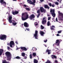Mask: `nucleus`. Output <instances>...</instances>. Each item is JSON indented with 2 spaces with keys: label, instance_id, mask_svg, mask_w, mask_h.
Returning <instances> with one entry per match:
<instances>
[{
  "label": "nucleus",
  "instance_id": "nucleus-1",
  "mask_svg": "<svg viewBox=\"0 0 63 63\" xmlns=\"http://www.w3.org/2000/svg\"><path fill=\"white\" fill-rule=\"evenodd\" d=\"M22 20H25L28 18L29 15L27 13L25 12L22 13Z\"/></svg>",
  "mask_w": 63,
  "mask_h": 63
},
{
  "label": "nucleus",
  "instance_id": "nucleus-2",
  "mask_svg": "<svg viewBox=\"0 0 63 63\" xmlns=\"http://www.w3.org/2000/svg\"><path fill=\"white\" fill-rule=\"evenodd\" d=\"M58 13L59 14V20H63L62 18H63V13H61L60 11L58 12Z\"/></svg>",
  "mask_w": 63,
  "mask_h": 63
},
{
  "label": "nucleus",
  "instance_id": "nucleus-3",
  "mask_svg": "<svg viewBox=\"0 0 63 63\" xmlns=\"http://www.w3.org/2000/svg\"><path fill=\"white\" fill-rule=\"evenodd\" d=\"M50 12L51 15H52V16L53 17H55V10L54 9H51L50 10Z\"/></svg>",
  "mask_w": 63,
  "mask_h": 63
},
{
  "label": "nucleus",
  "instance_id": "nucleus-4",
  "mask_svg": "<svg viewBox=\"0 0 63 63\" xmlns=\"http://www.w3.org/2000/svg\"><path fill=\"white\" fill-rule=\"evenodd\" d=\"M7 38V36L5 35H0V39L1 40H6Z\"/></svg>",
  "mask_w": 63,
  "mask_h": 63
},
{
  "label": "nucleus",
  "instance_id": "nucleus-5",
  "mask_svg": "<svg viewBox=\"0 0 63 63\" xmlns=\"http://www.w3.org/2000/svg\"><path fill=\"white\" fill-rule=\"evenodd\" d=\"M38 32L37 30L35 31V34L34 35V37H35V39H38Z\"/></svg>",
  "mask_w": 63,
  "mask_h": 63
},
{
  "label": "nucleus",
  "instance_id": "nucleus-6",
  "mask_svg": "<svg viewBox=\"0 0 63 63\" xmlns=\"http://www.w3.org/2000/svg\"><path fill=\"white\" fill-rule=\"evenodd\" d=\"M5 55L7 57H9L11 56V53L9 52H6L5 53Z\"/></svg>",
  "mask_w": 63,
  "mask_h": 63
},
{
  "label": "nucleus",
  "instance_id": "nucleus-7",
  "mask_svg": "<svg viewBox=\"0 0 63 63\" xmlns=\"http://www.w3.org/2000/svg\"><path fill=\"white\" fill-rule=\"evenodd\" d=\"M46 18V17H44L42 19L43 20L42 21V23L43 24H45L47 22V20L46 19H45Z\"/></svg>",
  "mask_w": 63,
  "mask_h": 63
},
{
  "label": "nucleus",
  "instance_id": "nucleus-8",
  "mask_svg": "<svg viewBox=\"0 0 63 63\" xmlns=\"http://www.w3.org/2000/svg\"><path fill=\"white\" fill-rule=\"evenodd\" d=\"M40 9L41 13H43V12H44V13H46V10L43 8V7H41Z\"/></svg>",
  "mask_w": 63,
  "mask_h": 63
},
{
  "label": "nucleus",
  "instance_id": "nucleus-9",
  "mask_svg": "<svg viewBox=\"0 0 63 63\" xmlns=\"http://www.w3.org/2000/svg\"><path fill=\"white\" fill-rule=\"evenodd\" d=\"M35 16L34 14H32L30 16H29V18L31 20H32L33 19V18H35Z\"/></svg>",
  "mask_w": 63,
  "mask_h": 63
},
{
  "label": "nucleus",
  "instance_id": "nucleus-10",
  "mask_svg": "<svg viewBox=\"0 0 63 63\" xmlns=\"http://www.w3.org/2000/svg\"><path fill=\"white\" fill-rule=\"evenodd\" d=\"M56 44L57 46H59V44H60V41H59V40L58 39L56 40Z\"/></svg>",
  "mask_w": 63,
  "mask_h": 63
},
{
  "label": "nucleus",
  "instance_id": "nucleus-11",
  "mask_svg": "<svg viewBox=\"0 0 63 63\" xmlns=\"http://www.w3.org/2000/svg\"><path fill=\"white\" fill-rule=\"evenodd\" d=\"M12 14L13 15H17V14H18V11H15V12L14 11H12Z\"/></svg>",
  "mask_w": 63,
  "mask_h": 63
},
{
  "label": "nucleus",
  "instance_id": "nucleus-12",
  "mask_svg": "<svg viewBox=\"0 0 63 63\" xmlns=\"http://www.w3.org/2000/svg\"><path fill=\"white\" fill-rule=\"evenodd\" d=\"M24 25L25 27H28L29 26L28 24V23H27L26 22H25L24 23Z\"/></svg>",
  "mask_w": 63,
  "mask_h": 63
},
{
  "label": "nucleus",
  "instance_id": "nucleus-13",
  "mask_svg": "<svg viewBox=\"0 0 63 63\" xmlns=\"http://www.w3.org/2000/svg\"><path fill=\"white\" fill-rule=\"evenodd\" d=\"M21 49H22V50H24V51H26L27 50V49H26V47H21Z\"/></svg>",
  "mask_w": 63,
  "mask_h": 63
},
{
  "label": "nucleus",
  "instance_id": "nucleus-14",
  "mask_svg": "<svg viewBox=\"0 0 63 63\" xmlns=\"http://www.w3.org/2000/svg\"><path fill=\"white\" fill-rule=\"evenodd\" d=\"M51 57L52 59H54V58H55V59H57V57L55 55H52Z\"/></svg>",
  "mask_w": 63,
  "mask_h": 63
},
{
  "label": "nucleus",
  "instance_id": "nucleus-15",
  "mask_svg": "<svg viewBox=\"0 0 63 63\" xmlns=\"http://www.w3.org/2000/svg\"><path fill=\"white\" fill-rule=\"evenodd\" d=\"M44 8L45 9H47L48 10H49L50 7L49 6H48V5L47 4H46L44 5Z\"/></svg>",
  "mask_w": 63,
  "mask_h": 63
},
{
  "label": "nucleus",
  "instance_id": "nucleus-16",
  "mask_svg": "<svg viewBox=\"0 0 63 63\" xmlns=\"http://www.w3.org/2000/svg\"><path fill=\"white\" fill-rule=\"evenodd\" d=\"M3 50L2 49H0V56L2 55V53L3 52Z\"/></svg>",
  "mask_w": 63,
  "mask_h": 63
},
{
  "label": "nucleus",
  "instance_id": "nucleus-17",
  "mask_svg": "<svg viewBox=\"0 0 63 63\" xmlns=\"http://www.w3.org/2000/svg\"><path fill=\"white\" fill-rule=\"evenodd\" d=\"M53 28H55V26L54 25H52V26L50 27L51 30H53L54 29Z\"/></svg>",
  "mask_w": 63,
  "mask_h": 63
},
{
  "label": "nucleus",
  "instance_id": "nucleus-18",
  "mask_svg": "<svg viewBox=\"0 0 63 63\" xmlns=\"http://www.w3.org/2000/svg\"><path fill=\"white\" fill-rule=\"evenodd\" d=\"M33 0V2H32L31 3V4L33 5H35V4H35L36 3V1L35 0Z\"/></svg>",
  "mask_w": 63,
  "mask_h": 63
},
{
  "label": "nucleus",
  "instance_id": "nucleus-19",
  "mask_svg": "<svg viewBox=\"0 0 63 63\" xmlns=\"http://www.w3.org/2000/svg\"><path fill=\"white\" fill-rule=\"evenodd\" d=\"M46 52H48V54H50L51 53V52H50V50L49 49H47L46 50Z\"/></svg>",
  "mask_w": 63,
  "mask_h": 63
},
{
  "label": "nucleus",
  "instance_id": "nucleus-20",
  "mask_svg": "<svg viewBox=\"0 0 63 63\" xmlns=\"http://www.w3.org/2000/svg\"><path fill=\"white\" fill-rule=\"evenodd\" d=\"M10 44L12 45H15V43H14V42L13 41H12L10 42Z\"/></svg>",
  "mask_w": 63,
  "mask_h": 63
},
{
  "label": "nucleus",
  "instance_id": "nucleus-21",
  "mask_svg": "<svg viewBox=\"0 0 63 63\" xmlns=\"http://www.w3.org/2000/svg\"><path fill=\"white\" fill-rule=\"evenodd\" d=\"M40 34L42 36H43V35H44V32L43 31H41L40 32Z\"/></svg>",
  "mask_w": 63,
  "mask_h": 63
},
{
  "label": "nucleus",
  "instance_id": "nucleus-22",
  "mask_svg": "<svg viewBox=\"0 0 63 63\" xmlns=\"http://www.w3.org/2000/svg\"><path fill=\"white\" fill-rule=\"evenodd\" d=\"M27 2H28V3L30 4H31V3L32 2V1L30 0H27Z\"/></svg>",
  "mask_w": 63,
  "mask_h": 63
},
{
  "label": "nucleus",
  "instance_id": "nucleus-23",
  "mask_svg": "<svg viewBox=\"0 0 63 63\" xmlns=\"http://www.w3.org/2000/svg\"><path fill=\"white\" fill-rule=\"evenodd\" d=\"M34 63H38V60H36V59H34Z\"/></svg>",
  "mask_w": 63,
  "mask_h": 63
},
{
  "label": "nucleus",
  "instance_id": "nucleus-24",
  "mask_svg": "<svg viewBox=\"0 0 63 63\" xmlns=\"http://www.w3.org/2000/svg\"><path fill=\"white\" fill-rule=\"evenodd\" d=\"M15 58L16 59H21V57H20L17 56L15 57Z\"/></svg>",
  "mask_w": 63,
  "mask_h": 63
},
{
  "label": "nucleus",
  "instance_id": "nucleus-25",
  "mask_svg": "<svg viewBox=\"0 0 63 63\" xmlns=\"http://www.w3.org/2000/svg\"><path fill=\"white\" fill-rule=\"evenodd\" d=\"M45 63H51V61L49 60H47V62H46Z\"/></svg>",
  "mask_w": 63,
  "mask_h": 63
},
{
  "label": "nucleus",
  "instance_id": "nucleus-26",
  "mask_svg": "<svg viewBox=\"0 0 63 63\" xmlns=\"http://www.w3.org/2000/svg\"><path fill=\"white\" fill-rule=\"evenodd\" d=\"M47 26H50V22H49V21L48 22H47Z\"/></svg>",
  "mask_w": 63,
  "mask_h": 63
},
{
  "label": "nucleus",
  "instance_id": "nucleus-27",
  "mask_svg": "<svg viewBox=\"0 0 63 63\" xmlns=\"http://www.w3.org/2000/svg\"><path fill=\"white\" fill-rule=\"evenodd\" d=\"M9 63V62H7L5 60H4L2 62V63Z\"/></svg>",
  "mask_w": 63,
  "mask_h": 63
},
{
  "label": "nucleus",
  "instance_id": "nucleus-28",
  "mask_svg": "<svg viewBox=\"0 0 63 63\" xmlns=\"http://www.w3.org/2000/svg\"><path fill=\"white\" fill-rule=\"evenodd\" d=\"M4 6H6V2L5 1H4L3 2V3H2Z\"/></svg>",
  "mask_w": 63,
  "mask_h": 63
},
{
  "label": "nucleus",
  "instance_id": "nucleus-29",
  "mask_svg": "<svg viewBox=\"0 0 63 63\" xmlns=\"http://www.w3.org/2000/svg\"><path fill=\"white\" fill-rule=\"evenodd\" d=\"M62 30L59 31H58L57 33L58 34H60V33H61V32H62Z\"/></svg>",
  "mask_w": 63,
  "mask_h": 63
},
{
  "label": "nucleus",
  "instance_id": "nucleus-30",
  "mask_svg": "<svg viewBox=\"0 0 63 63\" xmlns=\"http://www.w3.org/2000/svg\"><path fill=\"white\" fill-rule=\"evenodd\" d=\"M32 55L33 56V57H34L35 56H36V53H32Z\"/></svg>",
  "mask_w": 63,
  "mask_h": 63
},
{
  "label": "nucleus",
  "instance_id": "nucleus-31",
  "mask_svg": "<svg viewBox=\"0 0 63 63\" xmlns=\"http://www.w3.org/2000/svg\"><path fill=\"white\" fill-rule=\"evenodd\" d=\"M40 27L41 29H44V27L42 25H41Z\"/></svg>",
  "mask_w": 63,
  "mask_h": 63
},
{
  "label": "nucleus",
  "instance_id": "nucleus-32",
  "mask_svg": "<svg viewBox=\"0 0 63 63\" xmlns=\"http://www.w3.org/2000/svg\"><path fill=\"white\" fill-rule=\"evenodd\" d=\"M4 2V0H1L0 1V3H1L2 4H3V2Z\"/></svg>",
  "mask_w": 63,
  "mask_h": 63
},
{
  "label": "nucleus",
  "instance_id": "nucleus-33",
  "mask_svg": "<svg viewBox=\"0 0 63 63\" xmlns=\"http://www.w3.org/2000/svg\"><path fill=\"white\" fill-rule=\"evenodd\" d=\"M21 55L22 56H25V53L24 52L22 53Z\"/></svg>",
  "mask_w": 63,
  "mask_h": 63
},
{
  "label": "nucleus",
  "instance_id": "nucleus-34",
  "mask_svg": "<svg viewBox=\"0 0 63 63\" xmlns=\"http://www.w3.org/2000/svg\"><path fill=\"white\" fill-rule=\"evenodd\" d=\"M12 24L14 25H16V24H17V23L16 22L14 23V22H13Z\"/></svg>",
  "mask_w": 63,
  "mask_h": 63
},
{
  "label": "nucleus",
  "instance_id": "nucleus-35",
  "mask_svg": "<svg viewBox=\"0 0 63 63\" xmlns=\"http://www.w3.org/2000/svg\"><path fill=\"white\" fill-rule=\"evenodd\" d=\"M8 21L10 23H12V19H8Z\"/></svg>",
  "mask_w": 63,
  "mask_h": 63
},
{
  "label": "nucleus",
  "instance_id": "nucleus-36",
  "mask_svg": "<svg viewBox=\"0 0 63 63\" xmlns=\"http://www.w3.org/2000/svg\"><path fill=\"white\" fill-rule=\"evenodd\" d=\"M26 10L28 11H30V8H26Z\"/></svg>",
  "mask_w": 63,
  "mask_h": 63
},
{
  "label": "nucleus",
  "instance_id": "nucleus-37",
  "mask_svg": "<svg viewBox=\"0 0 63 63\" xmlns=\"http://www.w3.org/2000/svg\"><path fill=\"white\" fill-rule=\"evenodd\" d=\"M30 59H32V54H30Z\"/></svg>",
  "mask_w": 63,
  "mask_h": 63
},
{
  "label": "nucleus",
  "instance_id": "nucleus-38",
  "mask_svg": "<svg viewBox=\"0 0 63 63\" xmlns=\"http://www.w3.org/2000/svg\"><path fill=\"white\" fill-rule=\"evenodd\" d=\"M40 16V13H39L37 16V18H39V16Z\"/></svg>",
  "mask_w": 63,
  "mask_h": 63
},
{
  "label": "nucleus",
  "instance_id": "nucleus-39",
  "mask_svg": "<svg viewBox=\"0 0 63 63\" xmlns=\"http://www.w3.org/2000/svg\"><path fill=\"white\" fill-rule=\"evenodd\" d=\"M12 19V17L10 16L9 17L8 19Z\"/></svg>",
  "mask_w": 63,
  "mask_h": 63
},
{
  "label": "nucleus",
  "instance_id": "nucleus-40",
  "mask_svg": "<svg viewBox=\"0 0 63 63\" xmlns=\"http://www.w3.org/2000/svg\"><path fill=\"white\" fill-rule=\"evenodd\" d=\"M37 13L38 14H40V10L39 9L37 11Z\"/></svg>",
  "mask_w": 63,
  "mask_h": 63
},
{
  "label": "nucleus",
  "instance_id": "nucleus-41",
  "mask_svg": "<svg viewBox=\"0 0 63 63\" xmlns=\"http://www.w3.org/2000/svg\"><path fill=\"white\" fill-rule=\"evenodd\" d=\"M55 4H56V5H59V3H58L57 2H55Z\"/></svg>",
  "mask_w": 63,
  "mask_h": 63
},
{
  "label": "nucleus",
  "instance_id": "nucleus-42",
  "mask_svg": "<svg viewBox=\"0 0 63 63\" xmlns=\"http://www.w3.org/2000/svg\"><path fill=\"white\" fill-rule=\"evenodd\" d=\"M47 39L45 40H44V42L45 43H46L47 42Z\"/></svg>",
  "mask_w": 63,
  "mask_h": 63
},
{
  "label": "nucleus",
  "instance_id": "nucleus-43",
  "mask_svg": "<svg viewBox=\"0 0 63 63\" xmlns=\"http://www.w3.org/2000/svg\"><path fill=\"white\" fill-rule=\"evenodd\" d=\"M23 6L24 7H25V8H26V7H27V5L25 4H24L23 5Z\"/></svg>",
  "mask_w": 63,
  "mask_h": 63
},
{
  "label": "nucleus",
  "instance_id": "nucleus-44",
  "mask_svg": "<svg viewBox=\"0 0 63 63\" xmlns=\"http://www.w3.org/2000/svg\"><path fill=\"white\" fill-rule=\"evenodd\" d=\"M54 62L55 63H58V61L57 60H55Z\"/></svg>",
  "mask_w": 63,
  "mask_h": 63
},
{
  "label": "nucleus",
  "instance_id": "nucleus-45",
  "mask_svg": "<svg viewBox=\"0 0 63 63\" xmlns=\"http://www.w3.org/2000/svg\"><path fill=\"white\" fill-rule=\"evenodd\" d=\"M51 18V17H48V20H49Z\"/></svg>",
  "mask_w": 63,
  "mask_h": 63
},
{
  "label": "nucleus",
  "instance_id": "nucleus-46",
  "mask_svg": "<svg viewBox=\"0 0 63 63\" xmlns=\"http://www.w3.org/2000/svg\"><path fill=\"white\" fill-rule=\"evenodd\" d=\"M49 6L50 7H51L52 4L51 3H50L49 4Z\"/></svg>",
  "mask_w": 63,
  "mask_h": 63
},
{
  "label": "nucleus",
  "instance_id": "nucleus-47",
  "mask_svg": "<svg viewBox=\"0 0 63 63\" xmlns=\"http://www.w3.org/2000/svg\"><path fill=\"white\" fill-rule=\"evenodd\" d=\"M11 49V48H10V47H7V49H8V50H9V49Z\"/></svg>",
  "mask_w": 63,
  "mask_h": 63
},
{
  "label": "nucleus",
  "instance_id": "nucleus-48",
  "mask_svg": "<svg viewBox=\"0 0 63 63\" xmlns=\"http://www.w3.org/2000/svg\"><path fill=\"white\" fill-rule=\"evenodd\" d=\"M12 44H10V46L11 47H13V45H12Z\"/></svg>",
  "mask_w": 63,
  "mask_h": 63
},
{
  "label": "nucleus",
  "instance_id": "nucleus-49",
  "mask_svg": "<svg viewBox=\"0 0 63 63\" xmlns=\"http://www.w3.org/2000/svg\"><path fill=\"white\" fill-rule=\"evenodd\" d=\"M52 7H55V6L54 5V4H53L52 5H51Z\"/></svg>",
  "mask_w": 63,
  "mask_h": 63
},
{
  "label": "nucleus",
  "instance_id": "nucleus-50",
  "mask_svg": "<svg viewBox=\"0 0 63 63\" xmlns=\"http://www.w3.org/2000/svg\"><path fill=\"white\" fill-rule=\"evenodd\" d=\"M24 59H26L27 58V56H24Z\"/></svg>",
  "mask_w": 63,
  "mask_h": 63
},
{
  "label": "nucleus",
  "instance_id": "nucleus-51",
  "mask_svg": "<svg viewBox=\"0 0 63 63\" xmlns=\"http://www.w3.org/2000/svg\"><path fill=\"white\" fill-rule=\"evenodd\" d=\"M40 1L41 2H43V1H44V0H40Z\"/></svg>",
  "mask_w": 63,
  "mask_h": 63
},
{
  "label": "nucleus",
  "instance_id": "nucleus-52",
  "mask_svg": "<svg viewBox=\"0 0 63 63\" xmlns=\"http://www.w3.org/2000/svg\"><path fill=\"white\" fill-rule=\"evenodd\" d=\"M56 21H57V22H58V19H57V18H56Z\"/></svg>",
  "mask_w": 63,
  "mask_h": 63
},
{
  "label": "nucleus",
  "instance_id": "nucleus-53",
  "mask_svg": "<svg viewBox=\"0 0 63 63\" xmlns=\"http://www.w3.org/2000/svg\"><path fill=\"white\" fill-rule=\"evenodd\" d=\"M56 36H60V35H59V34H57Z\"/></svg>",
  "mask_w": 63,
  "mask_h": 63
},
{
  "label": "nucleus",
  "instance_id": "nucleus-54",
  "mask_svg": "<svg viewBox=\"0 0 63 63\" xmlns=\"http://www.w3.org/2000/svg\"><path fill=\"white\" fill-rule=\"evenodd\" d=\"M62 0H59V1L60 3H61V1H62Z\"/></svg>",
  "mask_w": 63,
  "mask_h": 63
},
{
  "label": "nucleus",
  "instance_id": "nucleus-55",
  "mask_svg": "<svg viewBox=\"0 0 63 63\" xmlns=\"http://www.w3.org/2000/svg\"><path fill=\"white\" fill-rule=\"evenodd\" d=\"M15 43H16V44H18V42H17V41H15Z\"/></svg>",
  "mask_w": 63,
  "mask_h": 63
},
{
  "label": "nucleus",
  "instance_id": "nucleus-56",
  "mask_svg": "<svg viewBox=\"0 0 63 63\" xmlns=\"http://www.w3.org/2000/svg\"><path fill=\"white\" fill-rule=\"evenodd\" d=\"M54 45H56V44L54 43V44H53V46H54Z\"/></svg>",
  "mask_w": 63,
  "mask_h": 63
},
{
  "label": "nucleus",
  "instance_id": "nucleus-57",
  "mask_svg": "<svg viewBox=\"0 0 63 63\" xmlns=\"http://www.w3.org/2000/svg\"><path fill=\"white\" fill-rule=\"evenodd\" d=\"M50 15H49L48 14H47V16H50Z\"/></svg>",
  "mask_w": 63,
  "mask_h": 63
},
{
  "label": "nucleus",
  "instance_id": "nucleus-58",
  "mask_svg": "<svg viewBox=\"0 0 63 63\" xmlns=\"http://www.w3.org/2000/svg\"><path fill=\"white\" fill-rule=\"evenodd\" d=\"M26 30H27V31H29V29H26Z\"/></svg>",
  "mask_w": 63,
  "mask_h": 63
},
{
  "label": "nucleus",
  "instance_id": "nucleus-59",
  "mask_svg": "<svg viewBox=\"0 0 63 63\" xmlns=\"http://www.w3.org/2000/svg\"><path fill=\"white\" fill-rule=\"evenodd\" d=\"M37 24V22H35L34 23V25H35V24Z\"/></svg>",
  "mask_w": 63,
  "mask_h": 63
},
{
  "label": "nucleus",
  "instance_id": "nucleus-60",
  "mask_svg": "<svg viewBox=\"0 0 63 63\" xmlns=\"http://www.w3.org/2000/svg\"><path fill=\"white\" fill-rule=\"evenodd\" d=\"M38 25V24L37 23L35 25V26H37Z\"/></svg>",
  "mask_w": 63,
  "mask_h": 63
},
{
  "label": "nucleus",
  "instance_id": "nucleus-61",
  "mask_svg": "<svg viewBox=\"0 0 63 63\" xmlns=\"http://www.w3.org/2000/svg\"><path fill=\"white\" fill-rule=\"evenodd\" d=\"M60 60H61V61H62V59H61V58H60Z\"/></svg>",
  "mask_w": 63,
  "mask_h": 63
},
{
  "label": "nucleus",
  "instance_id": "nucleus-62",
  "mask_svg": "<svg viewBox=\"0 0 63 63\" xmlns=\"http://www.w3.org/2000/svg\"><path fill=\"white\" fill-rule=\"evenodd\" d=\"M34 49H35V50H37V49L36 48H35Z\"/></svg>",
  "mask_w": 63,
  "mask_h": 63
},
{
  "label": "nucleus",
  "instance_id": "nucleus-63",
  "mask_svg": "<svg viewBox=\"0 0 63 63\" xmlns=\"http://www.w3.org/2000/svg\"><path fill=\"white\" fill-rule=\"evenodd\" d=\"M13 21L14 22H16V21H15L14 20H13Z\"/></svg>",
  "mask_w": 63,
  "mask_h": 63
},
{
  "label": "nucleus",
  "instance_id": "nucleus-64",
  "mask_svg": "<svg viewBox=\"0 0 63 63\" xmlns=\"http://www.w3.org/2000/svg\"><path fill=\"white\" fill-rule=\"evenodd\" d=\"M45 46L46 47H47V46H46V45H45Z\"/></svg>",
  "mask_w": 63,
  "mask_h": 63
}]
</instances>
